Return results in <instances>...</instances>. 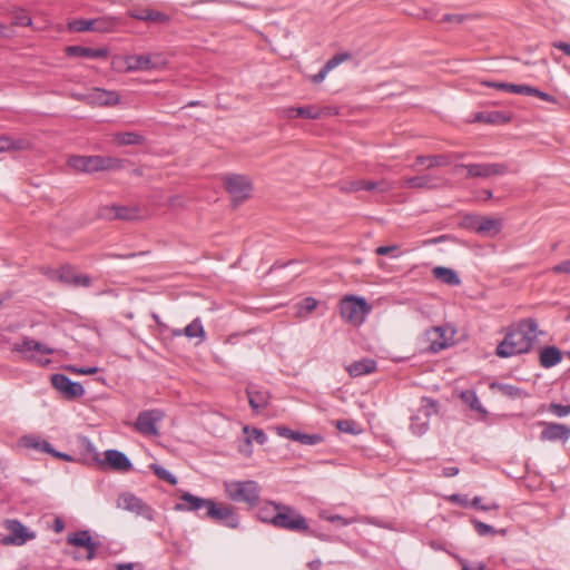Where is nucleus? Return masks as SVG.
Returning <instances> with one entry per match:
<instances>
[{"instance_id":"obj_47","label":"nucleus","mask_w":570,"mask_h":570,"mask_svg":"<svg viewBox=\"0 0 570 570\" xmlns=\"http://www.w3.org/2000/svg\"><path fill=\"white\" fill-rule=\"evenodd\" d=\"M76 276V272L75 269L69 266V265H66V266H62L59 271H58V278L61 283L66 284V285H70L71 284V281H75L73 277Z\"/></svg>"},{"instance_id":"obj_34","label":"nucleus","mask_w":570,"mask_h":570,"mask_svg":"<svg viewBox=\"0 0 570 570\" xmlns=\"http://www.w3.org/2000/svg\"><path fill=\"white\" fill-rule=\"evenodd\" d=\"M20 444L28 449H33L39 452L48 453L52 452V445L46 441L42 440L40 436L37 435H24L20 439Z\"/></svg>"},{"instance_id":"obj_53","label":"nucleus","mask_w":570,"mask_h":570,"mask_svg":"<svg viewBox=\"0 0 570 570\" xmlns=\"http://www.w3.org/2000/svg\"><path fill=\"white\" fill-rule=\"evenodd\" d=\"M531 91H533V87L531 86L515 83H511V86H509V92L512 94L530 96Z\"/></svg>"},{"instance_id":"obj_27","label":"nucleus","mask_w":570,"mask_h":570,"mask_svg":"<svg viewBox=\"0 0 570 570\" xmlns=\"http://www.w3.org/2000/svg\"><path fill=\"white\" fill-rule=\"evenodd\" d=\"M351 55L348 52H341L333 56L331 59L326 61V63L322 67V69L312 77L314 83H321L327 76V73L336 68L342 62L348 60Z\"/></svg>"},{"instance_id":"obj_64","label":"nucleus","mask_w":570,"mask_h":570,"mask_svg":"<svg viewBox=\"0 0 570 570\" xmlns=\"http://www.w3.org/2000/svg\"><path fill=\"white\" fill-rule=\"evenodd\" d=\"M552 46L557 49L562 50L566 55L570 56V45L563 41H556Z\"/></svg>"},{"instance_id":"obj_4","label":"nucleus","mask_w":570,"mask_h":570,"mask_svg":"<svg viewBox=\"0 0 570 570\" xmlns=\"http://www.w3.org/2000/svg\"><path fill=\"white\" fill-rule=\"evenodd\" d=\"M225 492L234 502H244L249 507L259 503L261 488L256 481H230L225 482Z\"/></svg>"},{"instance_id":"obj_42","label":"nucleus","mask_w":570,"mask_h":570,"mask_svg":"<svg viewBox=\"0 0 570 570\" xmlns=\"http://www.w3.org/2000/svg\"><path fill=\"white\" fill-rule=\"evenodd\" d=\"M294 441L304 445H316L323 441V436L321 434H307L302 433L299 431L294 435Z\"/></svg>"},{"instance_id":"obj_8","label":"nucleus","mask_w":570,"mask_h":570,"mask_svg":"<svg viewBox=\"0 0 570 570\" xmlns=\"http://www.w3.org/2000/svg\"><path fill=\"white\" fill-rule=\"evenodd\" d=\"M230 529L239 527V518L235 509L226 503H217L213 500L208 511L199 514Z\"/></svg>"},{"instance_id":"obj_18","label":"nucleus","mask_w":570,"mask_h":570,"mask_svg":"<svg viewBox=\"0 0 570 570\" xmlns=\"http://www.w3.org/2000/svg\"><path fill=\"white\" fill-rule=\"evenodd\" d=\"M539 424L544 426L540 433L541 441L564 443L570 439V429L566 424L556 422H539Z\"/></svg>"},{"instance_id":"obj_49","label":"nucleus","mask_w":570,"mask_h":570,"mask_svg":"<svg viewBox=\"0 0 570 570\" xmlns=\"http://www.w3.org/2000/svg\"><path fill=\"white\" fill-rule=\"evenodd\" d=\"M549 412L558 417L570 415V405H562L559 403H551L549 405Z\"/></svg>"},{"instance_id":"obj_22","label":"nucleus","mask_w":570,"mask_h":570,"mask_svg":"<svg viewBox=\"0 0 570 570\" xmlns=\"http://www.w3.org/2000/svg\"><path fill=\"white\" fill-rule=\"evenodd\" d=\"M119 102V96L115 91L95 88L88 94V104L99 106H114Z\"/></svg>"},{"instance_id":"obj_24","label":"nucleus","mask_w":570,"mask_h":570,"mask_svg":"<svg viewBox=\"0 0 570 570\" xmlns=\"http://www.w3.org/2000/svg\"><path fill=\"white\" fill-rule=\"evenodd\" d=\"M473 228L481 235L495 236L502 228V222L497 218L480 217L475 219Z\"/></svg>"},{"instance_id":"obj_12","label":"nucleus","mask_w":570,"mask_h":570,"mask_svg":"<svg viewBox=\"0 0 570 570\" xmlns=\"http://www.w3.org/2000/svg\"><path fill=\"white\" fill-rule=\"evenodd\" d=\"M164 417L165 412L159 409L141 411L136 419L135 429L144 435L157 436L159 435L157 423Z\"/></svg>"},{"instance_id":"obj_29","label":"nucleus","mask_w":570,"mask_h":570,"mask_svg":"<svg viewBox=\"0 0 570 570\" xmlns=\"http://www.w3.org/2000/svg\"><path fill=\"white\" fill-rule=\"evenodd\" d=\"M440 186V180L431 175L414 176L404 179L403 187L433 189Z\"/></svg>"},{"instance_id":"obj_58","label":"nucleus","mask_w":570,"mask_h":570,"mask_svg":"<svg viewBox=\"0 0 570 570\" xmlns=\"http://www.w3.org/2000/svg\"><path fill=\"white\" fill-rule=\"evenodd\" d=\"M554 274H570V259L563 261L551 268Z\"/></svg>"},{"instance_id":"obj_3","label":"nucleus","mask_w":570,"mask_h":570,"mask_svg":"<svg viewBox=\"0 0 570 570\" xmlns=\"http://www.w3.org/2000/svg\"><path fill=\"white\" fill-rule=\"evenodd\" d=\"M68 165L77 171L87 174L119 169L122 166V160L114 157L104 156H70Z\"/></svg>"},{"instance_id":"obj_51","label":"nucleus","mask_w":570,"mask_h":570,"mask_svg":"<svg viewBox=\"0 0 570 570\" xmlns=\"http://www.w3.org/2000/svg\"><path fill=\"white\" fill-rule=\"evenodd\" d=\"M13 24L20 26V27H27L31 24V18L30 16L24 12L23 10L17 12L13 17Z\"/></svg>"},{"instance_id":"obj_14","label":"nucleus","mask_w":570,"mask_h":570,"mask_svg":"<svg viewBox=\"0 0 570 570\" xmlns=\"http://www.w3.org/2000/svg\"><path fill=\"white\" fill-rule=\"evenodd\" d=\"M52 386L67 400L79 399L85 394L83 386L71 381L67 375L56 373L51 375Z\"/></svg>"},{"instance_id":"obj_21","label":"nucleus","mask_w":570,"mask_h":570,"mask_svg":"<svg viewBox=\"0 0 570 570\" xmlns=\"http://www.w3.org/2000/svg\"><path fill=\"white\" fill-rule=\"evenodd\" d=\"M105 460L109 468L119 472H127L132 466L127 455L118 450L105 451Z\"/></svg>"},{"instance_id":"obj_6","label":"nucleus","mask_w":570,"mask_h":570,"mask_svg":"<svg viewBox=\"0 0 570 570\" xmlns=\"http://www.w3.org/2000/svg\"><path fill=\"white\" fill-rule=\"evenodd\" d=\"M371 312V306L363 297L347 295L341 299L340 313L342 318L353 325H361L366 315Z\"/></svg>"},{"instance_id":"obj_26","label":"nucleus","mask_w":570,"mask_h":570,"mask_svg":"<svg viewBox=\"0 0 570 570\" xmlns=\"http://www.w3.org/2000/svg\"><path fill=\"white\" fill-rule=\"evenodd\" d=\"M129 16L137 20L150 21L160 24H166L170 21L168 14L151 9H134L129 12Z\"/></svg>"},{"instance_id":"obj_33","label":"nucleus","mask_w":570,"mask_h":570,"mask_svg":"<svg viewBox=\"0 0 570 570\" xmlns=\"http://www.w3.org/2000/svg\"><path fill=\"white\" fill-rule=\"evenodd\" d=\"M474 120L480 122L500 125L509 122L511 120V115L499 110L482 111L478 112L474 116Z\"/></svg>"},{"instance_id":"obj_10","label":"nucleus","mask_w":570,"mask_h":570,"mask_svg":"<svg viewBox=\"0 0 570 570\" xmlns=\"http://www.w3.org/2000/svg\"><path fill=\"white\" fill-rule=\"evenodd\" d=\"M460 169L466 170L468 178H490L492 176L505 175L509 167L505 164H456L454 171Z\"/></svg>"},{"instance_id":"obj_40","label":"nucleus","mask_w":570,"mask_h":570,"mask_svg":"<svg viewBox=\"0 0 570 570\" xmlns=\"http://www.w3.org/2000/svg\"><path fill=\"white\" fill-rule=\"evenodd\" d=\"M28 147V142L23 139L13 140L8 136H0V153L9 150H21Z\"/></svg>"},{"instance_id":"obj_57","label":"nucleus","mask_w":570,"mask_h":570,"mask_svg":"<svg viewBox=\"0 0 570 570\" xmlns=\"http://www.w3.org/2000/svg\"><path fill=\"white\" fill-rule=\"evenodd\" d=\"M530 96H534V97H538L547 102H551V104H556L557 102V98L548 92H544V91H541L537 88L533 87V91H531V95Z\"/></svg>"},{"instance_id":"obj_5","label":"nucleus","mask_w":570,"mask_h":570,"mask_svg":"<svg viewBox=\"0 0 570 570\" xmlns=\"http://www.w3.org/2000/svg\"><path fill=\"white\" fill-rule=\"evenodd\" d=\"M439 412L438 401L421 397L415 412L411 415L410 429L415 435H423L430 428V420Z\"/></svg>"},{"instance_id":"obj_15","label":"nucleus","mask_w":570,"mask_h":570,"mask_svg":"<svg viewBox=\"0 0 570 570\" xmlns=\"http://www.w3.org/2000/svg\"><path fill=\"white\" fill-rule=\"evenodd\" d=\"M9 534L2 537L1 542L6 546H22L27 541L36 538L35 532H29L28 529L18 520H9L7 522Z\"/></svg>"},{"instance_id":"obj_31","label":"nucleus","mask_w":570,"mask_h":570,"mask_svg":"<svg viewBox=\"0 0 570 570\" xmlns=\"http://www.w3.org/2000/svg\"><path fill=\"white\" fill-rule=\"evenodd\" d=\"M433 276L443 284L450 286H458L461 284V279L458 273L449 267L436 266L432 269Z\"/></svg>"},{"instance_id":"obj_46","label":"nucleus","mask_w":570,"mask_h":570,"mask_svg":"<svg viewBox=\"0 0 570 570\" xmlns=\"http://www.w3.org/2000/svg\"><path fill=\"white\" fill-rule=\"evenodd\" d=\"M377 189L381 193H384V191H387L391 189V186L385 181V180H382L380 183H376V181H366V180H363L362 179V190H375Z\"/></svg>"},{"instance_id":"obj_43","label":"nucleus","mask_w":570,"mask_h":570,"mask_svg":"<svg viewBox=\"0 0 570 570\" xmlns=\"http://www.w3.org/2000/svg\"><path fill=\"white\" fill-rule=\"evenodd\" d=\"M149 468L160 480L166 481L173 485L177 483V478L161 465L153 463L149 465Z\"/></svg>"},{"instance_id":"obj_61","label":"nucleus","mask_w":570,"mask_h":570,"mask_svg":"<svg viewBox=\"0 0 570 570\" xmlns=\"http://www.w3.org/2000/svg\"><path fill=\"white\" fill-rule=\"evenodd\" d=\"M353 425H354V422L348 421V420H340V421H337V423H336V428H337L340 431H343V432H351V433H353V432H354V430H353Z\"/></svg>"},{"instance_id":"obj_59","label":"nucleus","mask_w":570,"mask_h":570,"mask_svg":"<svg viewBox=\"0 0 570 570\" xmlns=\"http://www.w3.org/2000/svg\"><path fill=\"white\" fill-rule=\"evenodd\" d=\"M317 306V301L313 297H306L301 303V309H305L306 313H311Z\"/></svg>"},{"instance_id":"obj_63","label":"nucleus","mask_w":570,"mask_h":570,"mask_svg":"<svg viewBox=\"0 0 570 570\" xmlns=\"http://www.w3.org/2000/svg\"><path fill=\"white\" fill-rule=\"evenodd\" d=\"M482 83L484 86H487V87H491V88H495V89H500V90H505V91H509V86H511V83H508V82L484 81Z\"/></svg>"},{"instance_id":"obj_25","label":"nucleus","mask_w":570,"mask_h":570,"mask_svg":"<svg viewBox=\"0 0 570 570\" xmlns=\"http://www.w3.org/2000/svg\"><path fill=\"white\" fill-rule=\"evenodd\" d=\"M66 53L69 57H80L87 59H100L106 58L108 56V50L106 48H89L81 46H69L66 48Z\"/></svg>"},{"instance_id":"obj_17","label":"nucleus","mask_w":570,"mask_h":570,"mask_svg":"<svg viewBox=\"0 0 570 570\" xmlns=\"http://www.w3.org/2000/svg\"><path fill=\"white\" fill-rule=\"evenodd\" d=\"M67 543L73 547H81L87 550V560H92L96 557L99 543L94 541L88 530H80L68 534Z\"/></svg>"},{"instance_id":"obj_32","label":"nucleus","mask_w":570,"mask_h":570,"mask_svg":"<svg viewBox=\"0 0 570 570\" xmlns=\"http://www.w3.org/2000/svg\"><path fill=\"white\" fill-rule=\"evenodd\" d=\"M347 372L352 377L370 374L376 370V362L372 358H363L347 366Z\"/></svg>"},{"instance_id":"obj_45","label":"nucleus","mask_w":570,"mask_h":570,"mask_svg":"<svg viewBox=\"0 0 570 570\" xmlns=\"http://www.w3.org/2000/svg\"><path fill=\"white\" fill-rule=\"evenodd\" d=\"M277 504L278 503H276V502H268L266 505L262 507L258 511L259 520L272 524L274 513L276 512L275 505H277Z\"/></svg>"},{"instance_id":"obj_55","label":"nucleus","mask_w":570,"mask_h":570,"mask_svg":"<svg viewBox=\"0 0 570 570\" xmlns=\"http://www.w3.org/2000/svg\"><path fill=\"white\" fill-rule=\"evenodd\" d=\"M470 505H472V507H474L476 509L483 510V511L498 510L500 508L498 503H492V504H489V505H482L480 497H474L473 500L470 502Z\"/></svg>"},{"instance_id":"obj_7","label":"nucleus","mask_w":570,"mask_h":570,"mask_svg":"<svg viewBox=\"0 0 570 570\" xmlns=\"http://www.w3.org/2000/svg\"><path fill=\"white\" fill-rule=\"evenodd\" d=\"M12 352L18 353L23 360L37 361L40 364H49L50 360L42 361L38 354L51 355L55 350L29 336H23L12 345Z\"/></svg>"},{"instance_id":"obj_28","label":"nucleus","mask_w":570,"mask_h":570,"mask_svg":"<svg viewBox=\"0 0 570 570\" xmlns=\"http://www.w3.org/2000/svg\"><path fill=\"white\" fill-rule=\"evenodd\" d=\"M248 403L250 407L258 412L265 409L269 401V394L267 391L256 390L253 386L247 387L246 390Z\"/></svg>"},{"instance_id":"obj_39","label":"nucleus","mask_w":570,"mask_h":570,"mask_svg":"<svg viewBox=\"0 0 570 570\" xmlns=\"http://www.w3.org/2000/svg\"><path fill=\"white\" fill-rule=\"evenodd\" d=\"M184 335L188 338H199L200 342L205 341L206 334L202 321L195 318L184 328Z\"/></svg>"},{"instance_id":"obj_50","label":"nucleus","mask_w":570,"mask_h":570,"mask_svg":"<svg viewBox=\"0 0 570 570\" xmlns=\"http://www.w3.org/2000/svg\"><path fill=\"white\" fill-rule=\"evenodd\" d=\"M474 529L479 535H488V534H494L495 530L492 525L487 524L481 521H473Z\"/></svg>"},{"instance_id":"obj_44","label":"nucleus","mask_w":570,"mask_h":570,"mask_svg":"<svg viewBox=\"0 0 570 570\" xmlns=\"http://www.w3.org/2000/svg\"><path fill=\"white\" fill-rule=\"evenodd\" d=\"M96 20L78 19L69 23V29L76 32L94 31Z\"/></svg>"},{"instance_id":"obj_41","label":"nucleus","mask_w":570,"mask_h":570,"mask_svg":"<svg viewBox=\"0 0 570 570\" xmlns=\"http://www.w3.org/2000/svg\"><path fill=\"white\" fill-rule=\"evenodd\" d=\"M461 399L465 404H468L471 407V410L476 411L479 413H487L474 391H463L461 393Z\"/></svg>"},{"instance_id":"obj_13","label":"nucleus","mask_w":570,"mask_h":570,"mask_svg":"<svg viewBox=\"0 0 570 570\" xmlns=\"http://www.w3.org/2000/svg\"><path fill=\"white\" fill-rule=\"evenodd\" d=\"M117 507L137 515H141L149 521L154 520V510L132 493H121L118 497Z\"/></svg>"},{"instance_id":"obj_2","label":"nucleus","mask_w":570,"mask_h":570,"mask_svg":"<svg viewBox=\"0 0 570 570\" xmlns=\"http://www.w3.org/2000/svg\"><path fill=\"white\" fill-rule=\"evenodd\" d=\"M275 508L276 512L274 513L272 525L301 534H308L311 532L306 518L297 510L282 503L275 505Z\"/></svg>"},{"instance_id":"obj_52","label":"nucleus","mask_w":570,"mask_h":570,"mask_svg":"<svg viewBox=\"0 0 570 570\" xmlns=\"http://www.w3.org/2000/svg\"><path fill=\"white\" fill-rule=\"evenodd\" d=\"M73 279L75 281H71L70 285L75 286V287H79V286L89 287L91 285V278L85 274L76 273V276L73 277Z\"/></svg>"},{"instance_id":"obj_23","label":"nucleus","mask_w":570,"mask_h":570,"mask_svg":"<svg viewBox=\"0 0 570 570\" xmlns=\"http://www.w3.org/2000/svg\"><path fill=\"white\" fill-rule=\"evenodd\" d=\"M562 351L554 345L544 346L540 350L539 353L540 365L544 368H550L558 365L562 361Z\"/></svg>"},{"instance_id":"obj_20","label":"nucleus","mask_w":570,"mask_h":570,"mask_svg":"<svg viewBox=\"0 0 570 570\" xmlns=\"http://www.w3.org/2000/svg\"><path fill=\"white\" fill-rule=\"evenodd\" d=\"M424 338L429 343L428 350L432 353H438L449 345L445 337V330L441 326L426 330Z\"/></svg>"},{"instance_id":"obj_37","label":"nucleus","mask_w":570,"mask_h":570,"mask_svg":"<svg viewBox=\"0 0 570 570\" xmlns=\"http://www.w3.org/2000/svg\"><path fill=\"white\" fill-rule=\"evenodd\" d=\"M492 389H497L502 395L515 400L521 399L527 395V393L512 384H502V383H495L491 385Z\"/></svg>"},{"instance_id":"obj_1","label":"nucleus","mask_w":570,"mask_h":570,"mask_svg":"<svg viewBox=\"0 0 570 570\" xmlns=\"http://www.w3.org/2000/svg\"><path fill=\"white\" fill-rule=\"evenodd\" d=\"M542 334L537 320L531 317L520 320L509 327L503 341L497 346L495 353L504 358L529 353L537 338Z\"/></svg>"},{"instance_id":"obj_36","label":"nucleus","mask_w":570,"mask_h":570,"mask_svg":"<svg viewBox=\"0 0 570 570\" xmlns=\"http://www.w3.org/2000/svg\"><path fill=\"white\" fill-rule=\"evenodd\" d=\"M115 140L119 146H135L142 145L145 137L138 132L126 131L115 134Z\"/></svg>"},{"instance_id":"obj_48","label":"nucleus","mask_w":570,"mask_h":570,"mask_svg":"<svg viewBox=\"0 0 570 570\" xmlns=\"http://www.w3.org/2000/svg\"><path fill=\"white\" fill-rule=\"evenodd\" d=\"M338 188L343 193H356L362 190V179L341 181Z\"/></svg>"},{"instance_id":"obj_54","label":"nucleus","mask_w":570,"mask_h":570,"mask_svg":"<svg viewBox=\"0 0 570 570\" xmlns=\"http://www.w3.org/2000/svg\"><path fill=\"white\" fill-rule=\"evenodd\" d=\"M274 430H275L277 435H279L282 438L289 439L292 441H294V435H296V432H297V431L291 430L287 426H284V425L275 426Z\"/></svg>"},{"instance_id":"obj_19","label":"nucleus","mask_w":570,"mask_h":570,"mask_svg":"<svg viewBox=\"0 0 570 570\" xmlns=\"http://www.w3.org/2000/svg\"><path fill=\"white\" fill-rule=\"evenodd\" d=\"M181 503H177L175 505V510L176 511H194V512H199V511H208L209 509V505L212 504L213 502V499H204V498H199V497H196L189 492H185L181 497Z\"/></svg>"},{"instance_id":"obj_56","label":"nucleus","mask_w":570,"mask_h":570,"mask_svg":"<svg viewBox=\"0 0 570 570\" xmlns=\"http://www.w3.org/2000/svg\"><path fill=\"white\" fill-rule=\"evenodd\" d=\"M95 20H96V24H95L94 31L108 32L114 27V22H111V21H105V20H100V19H95Z\"/></svg>"},{"instance_id":"obj_62","label":"nucleus","mask_w":570,"mask_h":570,"mask_svg":"<svg viewBox=\"0 0 570 570\" xmlns=\"http://www.w3.org/2000/svg\"><path fill=\"white\" fill-rule=\"evenodd\" d=\"M399 247L397 245H390V246H380L375 249V253L380 256L389 255L396 250Z\"/></svg>"},{"instance_id":"obj_30","label":"nucleus","mask_w":570,"mask_h":570,"mask_svg":"<svg viewBox=\"0 0 570 570\" xmlns=\"http://www.w3.org/2000/svg\"><path fill=\"white\" fill-rule=\"evenodd\" d=\"M284 116L288 119L296 117L318 119L321 117V110L315 106L291 107L284 110Z\"/></svg>"},{"instance_id":"obj_60","label":"nucleus","mask_w":570,"mask_h":570,"mask_svg":"<svg viewBox=\"0 0 570 570\" xmlns=\"http://www.w3.org/2000/svg\"><path fill=\"white\" fill-rule=\"evenodd\" d=\"M449 501L455 503V504H459L461 507H469L470 505V501L468 499L466 495H461V494H452L450 498H449Z\"/></svg>"},{"instance_id":"obj_11","label":"nucleus","mask_w":570,"mask_h":570,"mask_svg":"<svg viewBox=\"0 0 570 570\" xmlns=\"http://www.w3.org/2000/svg\"><path fill=\"white\" fill-rule=\"evenodd\" d=\"M127 71H149L161 69L166 60L160 53L131 55L125 59Z\"/></svg>"},{"instance_id":"obj_38","label":"nucleus","mask_w":570,"mask_h":570,"mask_svg":"<svg viewBox=\"0 0 570 570\" xmlns=\"http://www.w3.org/2000/svg\"><path fill=\"white\" fill-rule=\"evenodd\" d=\"M426 163L429 168L445 166L450 164V158L443 155L417 156L413 167L424 165Z\"/></svg>"},{"instance_id":"obj_16","label":"nucleus","mask_w":570,"mask_h":570,"mask_svg":"<svg viewBox=\"0 0 570 570\" xmlns=\"http://www.w3.org/2000/svg\"><path fill=\"white\" fill-rule=\"evenodd\" d=\"M99 216L106 219L136 220L141 217V210L136 206L111 205L100 208Z\"/></svg>"},{"instance_id":"obj_9","label":"nucleus","mask_w":570,"mask_h":570,"mask_svg":"<svg viewBox=\"0 0 570 570\" xmlns=\"http://www.w3.org/2000/svg\"><path fill=\"white\" fill-rule=\"evenodd\" d=\"M223 181L235 205L244 202L250 196L253 186L250 179L247 176L230 174L226 175Z\"/></svg>"},{"instance_id":"obj_35","label":"nucleus","mask_w":570,"mask_h":570,"mask_svg":"<svg viewBox=\"0 0 570 570\" xmlns=\"http://www.w3.org/2000/svg\"><path fill=\"white\" fill-rule=\"evenodd\" d=\"M243 432H244V434H246V439H245L246 449H240V451H243V452H247V453L252 452V450H250L252 441H255L258 444H264L267 441V435L261 429H257V428L250 429L249 426H244Z\"/></svg>"}]
</instances>
